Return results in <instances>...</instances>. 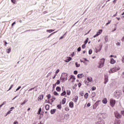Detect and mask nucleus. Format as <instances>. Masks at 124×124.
Listing matches in <instances>:
<instances>
[{
  "mask_svg": "<svg viewBox=\"0 0 124 124\" xmlns=\"http://www.w3.org/2000/svg\"><path fill=\"white\" fill-rule=\"evenodd\" d=\"M49 108H50V106L49 105H46L45 106L46 110L47 111L49 110Z\"/></svg>",
  "mask_w": 124,
  "mask_h": 124,
  "instance_id": "a211bd4d",
  "label": "nucleus"
},
{
  "mask_svg": "<svg viewBox=\"0 0 124 124\" xmlns=\"http://www.w3.org/2000/svg\"><path fill=\"white\" fill-rule=\"evenodd\" d=\"M120 68L119 66H116L113 68L110 69V70L108 71L109 73H114L116 72V71H118V70H120Z\"/></svg>",
  "mask_w": 124,
  "mask_h": 124,
  "instance_id": "f03ea898",
  "label": "nucleus"
},
{
  "mask_svg": "<svg viewBox=\"0 0 124 124\" xmlns=\"http://www.w3.org/2000/svg\"><path fill=\"white\" fill-rule=\"evenodd\" d=\"M12 2L15 4L16 3V0H11Z\"/></svg>",
  "mask_w": 124,
  "mask_h": 124,
  "instance_id": "c03bdc74",
  "label": "nucleus"
},
{
  "mask_svg": "<svg viewBox=\"0 0 124 124\" xmlns=\"http://www.w3.org/2000/svg\"><path fill=\"white\" fill-rule=\"evenodd\" d=\"M84 60L86 62H90L89 60H87V58H84Z\"/></svg>",
  "mask_w": 124,
  "mask_h": 124,
  "instance_id": "774afa93",
  "label": "nucleus"
},
{
  "mask_svg": "<svg viewBox=\"0 0 124 124\" xmlns=\"http://www.w3.org/2000/svg\"><path fill=\"white\" fill-rule=\"evenodd\" d=\"M122 62H124V55L123 56V57L122 58Z\"/></svg>",
  "mask_w": 124,
  "mask_h": 124,
  "instance_id": "13d9d810",
  "label": "nucleus"
},
{
  "mask_svg": "<svg viewBox=\"0 0 124 124\" xmlns=\"http://www.w3.org/2000/svg\"><path fill=\"white\" fill-rule=\"evenodd\" d=\"M115 115L116 118H117V119H120V118H121V115H120L119 113L117 112H115Z\"/></svg>",
  "mask_w": 124,
  "mask_h": 124,
  "instance_id": "1a4fd4ad",
  "label": "nucleus"
},
{
  "mask_svg": "<svg viewBox=\"0 0 124 124\" xmlns=\"http://www.w3.org/2000/svg\"><path fill=\"white\" fill-rule=\"evenodd\" d=\"M66 94V92L65 91H64L63 93H62L61 94V96H63L64 95H65Z\"/></svg>",
  "mask_w": 124,
  "mask_h": 124,
  "instance_id": "b1692460",
  "label": "nucleus"
},
{
  "mask_svg": "<svg viewBox=\"0 0 124 124\" xmlns=\"http://www.w3.org/2000/svg\"><path fill=\"white\" fill-rule=\"evenodd\" d=\"M82 49H85V48H86V44H83L82 46Z\"/></svg>",
  "mask_w": 124,
  "mask_h": 124,
  "instance_id": "a18cd8bd",
  "label": "nucleus"
},
{
  "mask_svg": "<svg viewBox=\"0 0 124 124\" xmlns=\"http://www.w3.org/2000/svg\"><path fill=\"white\" fill-rule=\"evenodd\" d=\"M121 115H123V116H124V110L121 111Z\"/></svg>",
  "mask_w": 124,
  "mask_h": 124,
  "instance_id": "bf43d9fd",
  "label": "nucleus"
},
{
  "mask_svg": "<svg viewBox=\"0 0 124 124\" xmlns=\"http://www.w3.org/2000/svg\"><path fill=\"white\" fill-rule=\"evenodd\" d=\"M85 83L86 85H87V86H89V82H88V81L87 80H85Z\"/></svg>",
  "mask_w": 124,
  "mask_h": 124,
  "instance_id": "37998d69",
  "label": "nucleus"
},
{
  "mask_svg": "<svg viewBox=\"0 0 124 124\" xmlns=\"http://www.w3.org/2000/svg\"><path fill=\"white\" fill-rule=\"evenodd\" d=\"M13 86H14V85L12 84L11 85V87H10V88L9 89V90L7 91V92H8V91H10V90H11L12 89V88H13Z\"/></svg>",
  "mask_w": 124,
  "mask_h": 124,
  "instance_id": "ea45409f",
  "label": "nucleus"
},
{
  "mask_svg": "<svg viewBox=\"0 0 124 124\" xmlns=\"http://www.w3.org/2000/svg\"><path fill=\"white\" fill-rule=\"evenodd\" d=\"M54 31L55 30H46L47 32H52V31Z\"/></svg>",
  "mask_w": 124,
  "mask_h": 124,
  "instance_id": "c756f323",
  "label": "nucleus"
},
{
  "mask_svg": "<svg viewBox=\"0 0 124 124\" xmlns=\"http://www.w3.org/2000/svg\"><path fill=\"white\" fill-rule=\"evenodd\" d=\"M32 90H34V88H31L30 89H29V92H30L31 91H32Z\"/></svg>",
  "mask_w": 124,
  "mask_h": 124,
  "instance_id": "e2e57ef3",
  "label": "nucleus"
},
{
  "mask_svg": "<svg viewBox=\"0 0 124 124\" xmlns=\"http://www.w3.org/2000/svg\"><path fill=\"white\" fill-rule=\"evenodd\" d=\"M56 86H57V84H56V83L53 84V88H54Z\"/></svg>",
  "mask_w": 124,
  "mask_h": 124,
  "instance_id": "4d7b16f0",
  "label": "nucleus"
},
{
  "mask_svg": "<svg viewBox=\"0 0 124 124\" xmlns=\"http://www.w3.org/2000/svg\"><path fill=\"white\" fill-rule=\"evenodd\" d=\"M46 97L47 98V99H50V98L51 97V94H48L46 95Z\"/></svg>",
  "mask_w": 124,
  "mask_h": 124,
  "instance_id": "2f4dec72",
  "label": "nucleus"
},
{
  "mask_svg": "<svg viewBox=\"0 0 124 124\" xmlns=\"http://www.w3.org/2000/svg\"><path fill=\"white\" fill-rule=\"evenodd\" d=\"M59 72H60V70L58 69L56 71V74H58V73H59Z\"/></svg>",
  "mask_w": 124,
  "mask_h": 124,
  "instance_id": "5fc2aeb1",
  "label": "nucleus"
},
{
  "mask_svg": "<svg viewBox=\"0 0 124 124\" xmlns=\"http://www.w3.org/2000/svg\"><path fill=\"white\" fill-rule=\"evenodd\" d=\"M60 83H61V81H60V80L58 79L57 80L55 84L57 85H60Z\"/></svg>",
  "mask_w": 124,
  "mask_h": 124,
  "instance_id": "72a5a7b5",
  "label": "nucleus"
},
{
  "mask_svg": "<svg viewBox=\"0 0 124 124\" xmlns=\"http://www.w3.org/2000/svg\"><path fill=\"white\" fill-rule=\"evenodd\" d=\"M102 102L104 104H107V98H105L103 100Z\"/></svg>",
  "mask_w": 124,
  "mask_h": 124,
  "instance_id": "4468645a",
  "label": "nucleus"
},
{
  "mask_svg": "<svg viewBox=\"0 0 124 124\" xmlns=\"http://www.w3.org/2000/svg\"><path fill=\"white\" fill-rule=\"evenodd\" d=\"M97 124H104V122L103 121H98Z\"/></svg>",
  "mask_w": 124,
  "mask_h": 124,
  "instance_id": "393cba45",
  "label": "nucleus"
},
{
  "mask_svg": "<svg viewBox=\"0 0 124 124\" xmlns=\"http://www.w3.org/2000/svg\"><path fill=\"white\" fill-rule=\"evenodd\" d=\"M21 89V86H19L16 89V92L17 91H19Z\"/></svg>",
  "mask_w": 124,
  "mask_h": 124,
  "instance_id": "de8ad7c7",
  "label": "nucleus"
},
{
  "mask_svg": "<svg viewBox=\"0 0 124 124\" xmlns=\"http://www.w3.org/2000/svg\"><path fill=\"white\" fill-rule=\"evenodd\" d=\"M95 90H96V87H94V86H93L92 88V91H95Z\"/></svg>",
  "mask_w": 124,
  "mask_h": 124,
  "instance_id": "58836bf2",
  "label": "nucleus"
},
{
  "mask_svg": "<svg viewBox=\"0 0 124 124\" xmlns=\"http://www.w3.org/2000/svg\"><path fill=\"white\" fill-rule=\"evenodd\" d=\"M44 97V94L40 95L38 98V101H41V100H42V99H43Z\"/></svg>",
  "mask_w": 124,
  "mask_h": 124,
  "instance_id": "0eeeda50",
  "label": "nucleus"
},
{
  "mask_svg": "<svg viewBox=\"0 0 124 124\" xmlns=\"http://www.w3.org/2000/svg\"><path fill=\"white\" fill-rule=\"evenodd\" d=\"M70 80H72V83H73V82L75 81V78H74L73 76H71V78L69 79V81H70Z\"/></svg>",
  "mask_w": 124,
  "mask_h": 124,
  "instance_id": "9d476101",
  "label": "nucleus"
},
{
  "mask_svg": "<svg viewBox=\"0 0 124 124\" xmlns=\"http://www.w3.org/2000/svg\"><path fill=\"white\" fill-rule=\"evenodd\" d=\"M115 104H116V100L110 99V105L111 107H114L115 106Z\"/></svg>",
  "mask_w": 124,
  "mask_h": 124,
  "instance_id": "39448f33",
  "label": "nucleus"
},
{
  "mask_svg": "<svg viewBox=\"0 0 124 124\" xmlns=\"http://www.w3.org/2000/svg\"><path fill=\"white\" fill-rule=\"evenodd\" d=\"M64 75L65 77H63V76H62V77L60 78V80L62 81V82H64L65 81H66L67 80V74H64Z\"/></svg>",
  "mask_w": 124,
  "mask_h": 124,
  "instance_id": "20e7f679",
  "label": "nucleus"
},
{
  "mask_svg": "<svg viewBox=\"0 0 124 124\" xmlns=\"http://www.w3.org/2000/svg\"><path fill=\"white\" fill-rule=\"evenodd\" d=\"M80 51H81V47L79 46L78 48V52H80Z\"/></svg>",
  "mask_w": 124,
  "mask_h": 124,
  "instance_id": "8fccbe9b",
  "label": "nucleus"
},
{
  "mask_svg": "<svg viewBox=\"0 0 124 124\" xmlns=\"http://www.w3.org/2000/svg\"><path fill=\"white\" fill-rule=\"evenodd\" d=\"M110 63H111V64H114V63H116V61H115V60H114V59L111 58L110 59Z\"/></svg>",
  "mask_w": 124,
  "mask_h": 124,
  "instance_id": "9b49d317",
  "label": "nucleus"
},
{
  "mask_svg": "<svg viewBox=\"0 0 124 124\" xmlns=\"http://www.w3.org/2000/svg\"><path fill=\"white\" fill-rule=\"evenodd\" d=\"M79 94L81 95V96H83L84 95V92L82 91L80 92Z\"/></svg>",
  "mask_w": 124,
  "mask_h": 124,
  "instance_id": "4c0bfd02",
  "label": "nucleus"
},
{
  "mask_svg": "<svg viewBox=\"0 0 124 124\" xmlns=\"http://www.w3.org/2000/svg\"><path fill=\"white\" fill-rule=\"evenodd\" d=\"M53 94L54 95H56V96H59V93H58L56 91H54V93H53Z\"/></svg>",
  "mask_w": 124,
  "mask_h": 124,
  "instance_id": "bb28decb",
  "label": "nucleus"
},
{
  "mask_svg": "<svg viewBox=\"0 0 124 124\" xmlns=\"http://www.w3.org/2000/svg\"><path fill=\"white\" fill-rule=\"evenodd\" d=\"M102 32V30H100L98 32H97V33L100 35V34H101V33Z\"/></svg>",
  "mask_w": 124,
  "mask_h": 124,
  "instance_id": "c85d7f7f",
  "label": "nucleus"
},
{
  "mask_svg": "<svg viewBox=\"0 0 124 124\" xmlns=\"http://www.w3.org/2000/svg\"><path fill=\"white\" fill-rule=\"evenodd\" d=\"M98 35H99L97 33L93 36L94 38L95 37H97V36H98Z\"/></svg>",
  "mask_w": 124,
  "mask_h": 124,
  "instance_id": "09e8293b",
  "label": "nucleus"
},
{
  "mask_svg": "<svg viewBox=\"0 0 124 124\" xmlns=\"http://www.w3.org/2000/svg\"><path fill=\"white\" fill-rule=\"evenodd\" d=\"M104 62H105V59L104 58L101 59L99 62V65H97V67L98 68H102V67L104 66Z\"/></svg>",
  "mask_w": 124,
  "mask_h": 124,
  "instance_id": "f257e3e1",
  "label": "nucleus"
},
{
  "mask_svg": "<svg viewBox=\"0 0 124 124\" xmlns=\"http://www.w3.org/2000/svg\"><path fill=\"white\" fill-rule=\"evenodd\" d=\"M116 45H117V46H121V43L120 42L117 43Z\"/></svg>",
  "mask_w": 124,
  "mask_h": 124,
  "instance_id": "3c124183",
  "label": "nucleus"
},
{
  "mask_svg": "<svg viewBox=\"0 0 124 124\" xmlns=\"http://www.w3.org/2000/svg\"><path fill=\"white\" fill-rule=\"evenodd\" d=\"M6 52L8 54H9L11 52V48H8L6 50Z\"/></svg>",
  "mask_w": 124,
  "mask_h": 124,
  "instance_id": "a878e982",
  "label": "nucleus"
},
{
  "mask_svg": "<svg viewBox=\"0 0 124 124\" xmlns=\"http://www.w3.org/2000/svg\"><path fill=\"white\" fill-rule=\"evenodd\" d=\"M11 111H12V109H11L10 110H9L7 112V114L6 115L5 117H6V116H7V115H9V114H10L11 113Z\"/></svg>",
  "mask_w": 124,
  "mask_h": 124,
  "instance_id": "e433bc0d",
  "label": "nucleus"
},
{
  "mask_svg": "<svg viewBox=\"0 0 124 124\" xmlns=\"http://www.w3.org/2000/svg\"><path fill=\"white\" fill-rule=\"evenodd\" d=\"M89 55H92L93 54V49H90L89 51Z\"/></svg>",
  "mask_w": 124,
  "mask_h": 124,
  "instance_id": "f704fd0d",
  "label": "nucleus"
},
{
  "mask_svg": "<svg viewBox=\"0 0 124 124\" xmlns=\"http://www.w3.org/2000/svg\"><path fill=\"white\" fill-rule=\"evenodd\" d=\"M57 107H58V109H62V105H57Z\"/></svg>",
  "mask_w": 124,
  "mask_h": 124,
  "instance_id": "79ce46f5",
  "label": "nucleus"
},
{
  "mask_svg": "<svg viewBox=\"0 0 124 124\" xmlns=\"http://www.w3.org/2000/svg\"><path fill=\"white\" fill-rule=\"evenodd\" d=\"M5 104H6V102H4L3 103H2V104L1 105H2V106H3V105H5Z\"/></svg>",
  "mask_w": 124,
  "mask_h": 124,
  "instance_id": "69168bd1",
  "label": "nucleus"
},
{
  "mask_svg": "<svg viewBox=\"0 0 124 124\" xmlns=\"http://www.w3.org/2000/svg\"><path fill=\"white\" fill-rule=\"evenodd\" d=\"M69 107H70V108H73V106H74V103L73 102H70L69 103Z\"/></svg>",
  "mask_w": 124,
  "mask_h": 124,
  "instance_id": "f8f14e48",
  "label": "nucleus"
},
{
  "mask_svg": "<svg viewBox=\"0 0 124 124\" xmlns=\"http://www.w3.org/2000/svg\"><path fill=\"white\" fill-rule=\"evenodd\" d=\"M87 106H88V107H90V106H91V103H89L87 104Z\"/></svg>",
  "mask_w": 124,
  "mask_h": 124,
  "instance_id": "338daca9",
  "label": "nucleus"
},
{
  "mask_svg": "<svg viewBox=\"0 0 124 124\" xmlns=\"http://www.w3.org/2000/svg\"><path fill=\"white\" fill-rule=\"evenodd\" d=\"M41 108H40L39 109V110H38V115H40V113H41Z\"/></svg>",
  "mask_w": 124,
  "mask_h": 124,
  "instance_id": "a19ab883",
  "label": "nucleus"
},
{
  "mask_svg": "<svg viewBox=\"0 0 124 124\" xmlns=\"http://www.w3.org/2000/svg\"><path fill=\"white\" fill-rule=\"evenodd\" d=\"M81 86H82V83H78V87L80 88V87H81Z\"/></svg>",
  "mask_w": 124,
  "mask_h": 124,
  "instance_id": "6e6d98bb",
  "label": "nucleus"
},
{
  "mask_svg": "<svg viewBox=\"0 0 124 124\" xmlns=\"http://www.w3.org/2000/svg\"><path fill=\"white\" fill-rule=\"evenodd\" d=\"M100 103H101V101L100 100L97 101L93 106V109H96V107H97L98 105L100 104Z\"/></svg>",
  "mask_w": 124,
  "mask_h": 124,
  "instance_id": "7ed1b4c3",
  "label": "nucleus"
},
{
  "mask_svg": "<svg viewBox=\"0 0 124 124\" xmlns=\"http://www.w3.org/2000/svg\"><path fill=\"white\" fill-rule=\"evenodd\" d=\"M115 124H121V121L120 120H116L115 122Z\"/></svg>",
  "mask_w": 124,
  "mask_h": 124,
  "instance_id": "f3484780",
  "label": "nucleus"
},
{
  "mask_svg": "<svg viewBox=\"0 0 124 124\" xmlns=\"http://www.w3.org/2000/svg\"><path fill=\"white\" fill-rule=\"evenodd\" d=\"M56 90L57 92H61L62 89H61V87L57 86L56 88Z\"/></svg>",
  "mask_w": 124,
  "mask_h": 124,
  "instance_id": "412c9836",
  "label": "nucleus"
},
{
  "mask_svg": "<svg viewBox=\"0 0 124 124\" xmlns=\"http://www.w3.org/2000/svg\"><path fill=\"white\" fill-rule=\"evenodd\" d=\"M3 42H4L5 43V46H6V45H7V42H6V41H4Z\"/></svg>",
  "mask_w": 124,
  "mask_h": 124,
  "instance_id": "052dcab7",
  "label": "nucleus"
},
{
  "mask_svg": "<svg viewBox=\"0 0 124 124\" xmlns=\"http://www.w3.org/2000/svg\"><path fill=\"white\" fill-rule=\"evenodd\" d=\"M91 96H92V97H94V96H95V93L93 92L91 94Z\"/></svg>",
  "mask_w": 124,
  "mask_h": 124,
  "instance_id": "473e14b6",
  "label": "nucleus"
},
{
  "mask_svg": "<svg viewBox=\"0 0 124 124\" xmlns=\"http://www.w3.org/2000/svg\"><path fill=\"white\" fill-rule=\"evenodd\" d=\"M57 111V109H52L51 110V114H55L56 111Z\"/></svg>",
  "mask_w": 124,
  "mask_h": 124,
  "instance_id": "dca6fc26",
  "label": "nucleus"
},
{
  "mask_svg": "<svg viewBox=\"0 0 124 124\" xmlns=\"http://www.w3.org/2000/svg\"><path fill=\"white\" fill-rule=\"evenodd\" d=\"M14 124H19V123H18V121H16L14 122Z\"/></svg>",
  "mask_w": 124,
  "mask_h": 124,
  "instance_id": "603ef678",
  "label": "nucleus"
},
{
  "mask_svg": "<svg viewBox=\"0 0 124 124\" xmlns=\"http://www.w3.org/2000/svg\"><path fill=\"white\" fill-rule=\"evenodd\" d=\"M71 94V92H70V91L69 90L67 91V95H69L70 94Z\"/></svg>",
  "mask_w": 124,
  "mask_h": 124,
  "instance_id": "cd10ccee",
  "label": "nucleus"
},
{
  "mask_svg": "<svg viewBox=\"0 0 124 124\" xmlns=\"http://www.w3.org/2000/svg\"><path fill=\"white\" fill-rule=\"evenodd\" d=\"M78 100V96H76L75 99H73V101L74 102H77V101Z\"/></svg>",
  "mask_w": 124,
  "mask_h": 124,
  "instance_id": "5701e85b",
  "label": "nucleus"
},
{
  "mask_svg": "<svg viewBox=\"0 0 124 124\" xmlns=\"http://www.w3.org/2000/svg\"><path fill=\"white\" fill-rule=\"evenodd\" d=\"M76 67H79L80 64H78V62H76Z\"/></svg>",
  "mask_w": 124,
  "mask_h": 124,
  "instance_id": "c9c22d12",
  "label": "nucleus"
},
{
  "mask_svg": "<svg viewBox=\"0 0 124 124\" xmlns=\"http://www.w3.org/2000/svg\"><path fill=\"white\" fill-rule=\"evenodd\" d=\"M72 60V58L71 57H68V59H67L65 61L66 62H69L70 61Z\"/></svg>",
  "mask_w": 124,
  "mask_h": 124,
  "instance_id": "2eb2a0df",
  "label": "nucleus"
},
{
  "mask_svg": "<svg viewBox=\"0 0 124 124\" xmlns=\"http://www.w3.org/2000/svg\"><path fill=\"white\" fill-rule=\"evenodd\" d=\"M107 82H108V76H105L104 84H107Z\"/></svg>",
  "mask_w": 124,
  "mask_h": 124,
  "instance_id": "6e6552de",
  "label": "nucleus"
},
{
  "mask_svg": "<svg viewBox=\"0 0 124 124\" xmlns=\"http://www.w3.org/2000/svg\"><path fill=\"white\" fill-rule=\"evenodd\" d=\"M122 95V93H120L119 91H116L114 93V96L115 97H120Z\"/></svg>",
  "mask_w": 124,
  "mask_h": 124,
  "instance_id": "423d86ee",
  "label": "nucleus"
},
{
  "mask_svg": "<svg viewBox=\"0 0 124 124\" xmlns=\"http://www.w3.org/2000/svg\"><path fill=\"white\" fill-rule=\"evenodd\" d=\"M87 81L88 82H92L93 81V78H92V77H88L87 78Z\"/></svg>",
  "mask_w": 124,
  "mask_h": 124,
  "instance_id": "6ab92c4d",
  "label": "nucleus"
},
{
  "mask_svg": "<svg viewBox=\"0 0 124 124\" xmlns=\"http://www.w3.org/2000/svg\"><path fill=\"white\" fill-rule=\"evenodd\" d=\"M88 97H89V93H87L84 95V98H85V99H87Z\"/></svg>",
  "mask_w": 124,
  "mask_h": 124,
  "instance_id": "4be33fe9",
  "label": "nucleus"
},
{
  "mask_svg": "<svg viewBox=\"0 0 124 124\" xmlns=\"http://www.w3.org/2000/svg\"><path fill=\"white\" fill-rule=\"evenodd\" d=\"M65 101H66V99L65 98H63L62 101V104H65Z\"/></svg>",
  "mask_w": 124,
  "mask_h": 124,
  "instance_id": "aec40b11",
  "label": "nucleus"
},
{
  "mask_svg": "<svg viewBox=\"0 0 124 124\" xmlns=\"http://www.w3.org/2000/svg\"><path fill=\"white\" fill-rule=\"evenodd\" d=\"M65 111H69V108H68V107H66V108H65Z\"/></svg>",
  "mask_w": 124,
  "mask_h": 124,
  "instance_id": "49530a36",
  "label": "nucleus"
},
{
  "mask_svg": "<svg viewBox=\"0 0 124 124\" xmlns=\"http://www.w3.org/2000/svg\"><path fill=\"white\" fill-rule=\"evenodd\" d=\"M74 74H75L76 75H77V74H78V71H75L74 72Z\"/></svg>",
  "mask_w": 124,
  "mask_h": 124,
  "instance_id": "864d4df0",
  "label": "nucleus"
},
{
  "mask_svg": "<svg viewBox=\"0 0 124 124\" xmlns=\"http://www.w3.org/2000/svg\"><path fill=\"white\" fill-rule=\"evenodd\" d=\"M56 76H57V74H55L54 76L53 77V79H55Z\"/></svg>",
  "mask_w": 124,
  "mask_h": 124,
  "instance_id": "0e129e2a",
  "label": "nucleus"
},
{
  "mask_svg": "<svg viewBox=\"0 0 124 124\" xmlns=\"http://www.w3.org/2000/svg\"><path fill=\"white\" fill-rule=\"evenodd\" d=\"M84 77V74H80L78 75V78H83Z\"/></svg>",
  "mask_w": 124,
  "mask_h": 124,
  "instance_id": "ddd939ff",
  "label": "nucleus"
},
{
  "mask_svg": "<svg viewBox=\"0 0 124 124\" xmlns=\"http://www.w3.org/2000/svg\"><path fill=\"white\" fill-rule=\"evenodd\" d=\"M51 74H52V73H49L47 75V76H46V77H48V76H50V75H51Z\"/></svg>",
  "mask_w": 124,
  "mask_h": 124,
  "instance_id": "680f3d73",
  "label": "nucleus"
},
{
  "mask_svg": "<svg viewBox=\"0 0 124 124\" xmlns=\"http://www.w3.org/2000/svg\"><path fill=\"white\" fill-rule=\"evenodd\" d=\"M89 41V38H87L86 40L84 42V44H87V43H88V42Z\"/></svg>",
  "mask_w": 124,
  "mask_h": 124,
  "instance_id": "7c9ffc66",
  "label": "nucleus"
}]
</instances>
